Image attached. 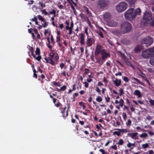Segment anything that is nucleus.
<instances>
[{"mask_svg":"<svg viewBox=\"0 0 154 154\" xmlns=\"http://www.w3.org/2000/svg\"><path fill=\"white\" fill-rule=\"evenodd\" d=\"M124 16L125 19L131 21L136 17V14L134 9L131 8L128 9L125 13Z\"/></svg>","mask_w":154,"mask_h":154,"instance_id":"obj_1","label":"nucleus"},{"mask_svg":"<svg viewBox=\"0 0 154 154\" xmlns=\"http://www.w3.org/2000/svg\"><path fill=\"white\" fill-rule=\"evenodd\" d=\"M131 24L126 21L121 24L120 27L121 31L123 33L129 32L131 30Z\"/></svg>","mask_w":154,"mask_h":154,"instance_id":"obj_2","label":"nucleus"},{"mask_svg":"<svg viewBox=\"0 0 154 154\" xmlns=\"http://www.w3.org/2000/svg\"><path fill=\"white\" fill-rule=\"evenodd\" d=\"M154 54V48H149L142 51V56L145 59L148 58Z\"/></svg>","mask_w":154,"mask_h":154,"instance_id":"obj_3","label":"nucleus"},{"mask_svg":"<svg viewBox=\"0 0 154 154\" xmlns=\"http://www.w3.org/2000/svg\"><path fill=\"white\" fill-rule=\"evenodd\" d=\"M128 7V4L124 2L119 3L116 7L117 11L118 13H121L125 11Z\"/></svg>","mask_w":154,"mask_h":154,"instance_id":"obj_4","label":"nucleus"},{"mask_svg":"<svg viewBox=\"0 0 154 154\" xmlns=\"http://www.w3.org/2000/svg\"><path fill=\"white\" fill-rule=\"evenodd\" d=\"M153 41V39L151 37L146 36L141 39V42L144 47H148L151 45Z\"/></svg>","mask_w":154,"mask_h":154,"instance_id":"obj_5","label":"nucleus"},{"mask_svg":"<svg viewBox=\"0 0 154 154\" xmlns=\"http://www.w3.org/2000/svg\"><path fill=\"white\" fill-rule=\"evenodd\" d=\"M143 18V20L141 23L143 22L147 23L150 21L152 19V16L150 13L148 11H146L144 13Z\"/></svg>","mask_w":154,"mask_h":154,"instance_id":"obj_6","label":"nucleus"},{"mask_svg":"<svg viewBox=\"0 0 154 154\" xmlns=\"http://www.w3.org/2000/svg\"><path fill=\"white\" fill-rule=\"evenodd\" d=\"M109 4L107 0H99L98 2V5L100 8L103 9L106 7Z\"/></svg>","mask_w":154,"mask_h":154,"instance_id":"obj_7","label":"nucleus"},{"mask_svg":"<svg viewBox=\"0 0 154 154\" xmlns=\"http://www.w3.org/2000/svg\"><path fill=\"white\" fill-rule=\"evenodd\" d=\"M102 58L103 60L105 61L107 57H110V54L106 50L103 49L101 51Z\"/></svg>","mask_w":154,"mask_h":154,"instance_id":"obj_8","label":"nucleus"},{"mask_svg":"<svg viewBox=\"0 0 154 154\" xmlns=\"http://www.w3.org/2000/svg\"><path fill=\"white\" fill-rule=\"evenodd\" d=\"M138 135V133L137 132L128 133V135L131 138L133 139L136 140V139H138V137L137 136Z\"/></svg>","mask_w":154,"mask_h":154,"instance_id":"obj_9","label":"nucleus"},{"mask_svg":"<svg viewBox=\"0 0 154 154\" xmlns=\"http://www.w3.org/2000/svg\"><path fill=\"white\" fill-rule=\"evenodd\" d=\"M94 41V39H92L91 38H89V36L87 37V38L86 41V44L87 45V47H90L92 45V40Z\"/></svg>","mask_w":154,"mask_h":154,"instance_id":"obj_10","label":"nucleus"},{"mask_svg":"<svg viewBox=\"0 0 154 154\" xmlns=\"http://www.w3.org/2000/svg\"><path fill=\"white\" fill-rule=\"evenodd\" d=\"M118 25L117 22L113 20H111L108 23V25L111 27H115Z\"/></svg>","mask_w":154,"mask_h":154,"instance_id":"obj_11","label":"nucleus"},{"mask_svg":"<svg viewBox=\"0 0 154 154\" xmlns=\"http://www.w3.org/2000/svg\"><path fill=\"white\" fill-rule=\"evenodd\" d=\"M79 35L80 44L82 45H84L85 44V35L84 34L82 33H80L79 34Z\"/></svg>","mask_w":154,"mask_h":154,"instance_id":"obj_12","label":"nucleus"},{"mask_svg":"<svg viewBox=\"0 0 154 154\" xmlns=\"http://www.w3.org/2000/svg\"><path fill=\"white\" fill-rule=\"evenodd\" d=\"M102 49L101 46L99 45H97L96 47L95 53L96 55H98L101 52Z\"/></svg>","mask_w":154,"mask_h":154,"instance_id":"obj_13","label":"nucleus"},{"mask_svg":"<svg viewBox=\"0 0 154 154\" xmlns=\"http://www.w3.org/2000/svg\"><path fill=\"white\" fill-rule=\"evenodd\" d=\"M144 46H143L142 44L141 45H137L135 48L134 50L136 52H137L140 51L141 49L144 48Z\"/></svg>","mask_w":154,"mask_h":154,"instance_id":"obj_14","label":"nucleus"},{"mask_svg":"<svg viewBox=\"0 0 154 154\" xmlns=\"http://www.w3.org/2000/svg\"><path fill=\"white\" fill-rule=\"evenodd\" d=\"M38 19L41 20L42 22H43L44 23V24L42 23L43 25V27L44 28L46 27L47 26V24L46 22L44 20V19L43 18L42 16L40 15H38Z\"/></svg>","mask_w":154,"mask_h":154,"instance_id":"obj_15","label":"nucleus"},{"mask_svg":"<svg viewBox=\"0 0 154 154\" xmlns=\"http://www.w3.org/2000/svg\"><path fill=\"white\" fill-rule=\"evenodd\" d=\"M111 16L110 14L108 12L105 13L103 15V17L105 20L108 21L111 18Z\"/></svg>","mask_w":154,"mask_h":154,"instance_id":"obj_16","label":"nucleus"},{"mask_svg":"<svg viewBox=\"0 0 154 154\" xmlns=\"http://www.w3.org/2000/svg\"><path fill=\"white\" fill-rule=\"evenodd\" d=\"M129 4L130 6L133 7L136 2V0H125Z\"/></svg>","mask_w":154,"mask_h":154,"instance_id":"obj_17","label":"nucleus"},{"mask_svg":"<svg viewBox=\"0 0 154 154\" xmlns=\"http://www.w3.org/2000/svg\"><path fill=\"white\" fill-rule=\"evenodd\" d=\"M115 85L117 86H119L121 85V81L120 80H118L117 78H116L115 80L113 81Z\"/></svg>","mask_w":154,"mask_h":154,"instance_id":"obj_18","label":"nucleus"},{"mask_svg":"<svg viewBox=\"0 0 154 154\" xmlns=\"http://www.w3.org/2000/svg\"><path fill=\"white\" fill-rule=\"evenodd\" d=\"M134 94L137 96L139 97H141L140 92L138 90H136L134 92Z\"/></svg>","mask_w":154,"mask_h":154,"instance_id":"obj_19","label":"nucleus"},{"mask_svg":"<svg viewBox=\"0 0 154 154\" xmlns=\"http://www.w3.org/2000/svg\"><path fill=\"white\" fill-rule=\"evenodd\" d=\"M116 129L119 130V132H122L123 133H126L128 132V131L127 129Z\"/></svg>","mask_w":154,"mask_h":154,"instance_id":"obj_20","label":"nucleus"},{"mask_svg":"<svg viewBox=\"0 0 154 154\" xmlns=\"http://www.w3.org/2000/svg\"><path fill=\"white\" fill-rule=\"evenodd\" d=\"M135 13L136 14V16L137 15H140L141 13V10L139 8L136 9L135 10H134Z\"/></svg>","mask_w":154,"mask_h":154,"instance_id":"obj_21","label":"nucleus"},{"mask_svg":"<svg viewBox=\"0 0 154 154\" xmlns=\"http://www.w3.org/2000/svg\"><path fill=\"white\" fill-rule=\"evenodd\" d=\"M132 79H134L135 81H136L137 83H139L140 84L142 85H143V83L142 82H141L139 80L137 79L132 77L131 78Z\"/></svg>","mask_w":154,"mask_h":154,"instance_id":"obj_22","label":"nucleus"},{"mask_svg":"<svg viewBox=\"0 0 154 154\" xmlns=\"http://www.w3.org/2000/svg\"><path fill=\"white\" fill-rule=\"evenodd\" d=\"M124 101L121 98L119 101V106L121 107H122L123 106Z\"/></svg>","mask_w":154,"mask_h":154,"instance_id":"obj_23","label":"nucleus"},{"mask_svg":"<svg viewBox=\"0 0 154 154\" xmlns=\"http://www.w3.org/2000/svg\"><path fill=\"white\" fill-rule=\"evenodd\" d=\"M124 143V141L122 139H119L118 142L117 143L120 145H122Z\"/></svg>","mask_w":154,"mask_h":154,"instance_id":"obj_24","label":"nucleus"},{"mask_svg":"<svg viewBox=\"0 0 154 154\" xmlns=\"http://www.w3.org/2000/svg\"><path fill=\"white\" fill-rule=\"evenodd\" d=\"M150 63L152 65L154 66V57H152L149 61Z\"/></svg>","mask_w":154,"mask_h":154,"instance_id":"obj_25","label":"nucleus"},{"mask_svg":"<svg viewBox=\"0 0 154 154\" xmlns=\"http://www.w3.org/2000/svg\"><path fill=\"white\" fill-rule=\"evenodd\" d=\"M96 100L97 102H100L102 101V99L100 96H98L97 97Z\"/></svg>","mask_w":154,"mask_h":154,"instance_id":"obj_26","label":"nucleus"},{"mask_svg":"<svg viewBox=\"0 0 154 154\" xmlns=\"http://www.w3.org/2000/svg\"><path fill=\"white\" fill-rule=\"evenodd\" d=\"M48 62V63L53 65H54L55 64V62L52 61L51 58H49V61Z\"/></svg>","mask_w":154,"mask_h":154,"instance_id":"obj_27","label":"nucleus"},{"mask_svg":"<svg viewBox=\"0 0 154 154\" xmlns=\"http://www.w3.org/2000/svg\"><path fill=\"white\" fill-rule=\"evenodd\" d=\"M140 137H145L148 136V135L146 133H143L140 135Z\"/></svg>","mask_w":154,"mask_h":154,"instance_id":"obj_28","label":"nucleus"},{"mask_svg":"<svg viewBox=\"0 0 154 154\" xmlns=\"http://www.w3.org/2000/svg\"><path fill=\"white\" fill-rule=\"evenodd\" d=\"M97 33L101 38H103L104 37L103 35L102 32L101 31H98L97 32Z\"/></svg>","mask_w":154,"mask_h":154,"instance_id":"obj_29","label":"nucleus"},{"mask_svg":"<svg viewBox=\"0 0 154 154\" xmlns=\"http://www.w3.org/2000/svg\"><path fill=\"white\" fill-rule=\"evenodd\" d=\"M142 148L143 149H146L148 147L149 145L148 143H146L145 144H143L142 145Z\"/></svg>","mask_w":154,"mask_h":154,"instance_id":"obj_30","label":"nucleus"},{"mask_svg":"<svg viewBox=\"0 0 154 154\" xmlns=\"http://www.w3.org/2000/svg\"><path fill=\"white\" fill-rule=\"evenodd\" d=\"M119 91V94L120 96H122L124 93L123 90L122 88H120Z\"/></svg>","mask_w":154,"mask_h":154,"instance_id":"obj_31","label":"nucleus"},{"mask_svg":"<svg viewBox=\"0 0 154 154\" xmlns=\"http://www.w3.org/2000/svg\"><path fill=\"white\" fill-rule=\"evenodd\" d=\"M35 53L36 55H39L40 54V51L39 48H37L36 49Z\"/></svg>","mask_w":154,"mask_h":154,"instance_id":"obj_32","label":"nucleus"},{"mask_svg":"<svg viewBox=\"0 0 154 154\" xmlns=\"http://www.w3.org/2000/svg\"><path fill=\"white\" fill-rule=\"evenodd\" d=\"M122 79L126 82H128L129 81V80L127 77L123 76L122 77Z\"/></svg>","mask_w":154,"mask_h":154,"instance_id":"obj_33","label":"nucleus"},{"mask_svg":"<svg viewBox=\"0 0 154 154\" xmlns=\"http://www.w3.org/2000/svg\"><path fill=\"white\" fill-rule=\"evenodd\" d=\"M113 133L114 135H116L118 136H120L121 135L120 132L114 131Z\"/></svg>","mask_w":154,"mask_h":154,"instance_id":"obj_34","label":"nucleus"},{"mask_svg":"<svg viewBox=\"0 0 154 154\" xmlns=\"http://www.w3.org/2000/svg\"><path fill=\"white\" fill-rule=\"evenodd\" d=\"M105 97L106 102H108L109 101L110 98L108 95L107 97Z\"/></svg>","mask_w":154,"mask_h":154,"instance_id":"obj_35","label":"nucleus"},{"mask_svg":"<svg viewBox=\"0 0 154 154\" xmlns=\"http://www.w3.org/2000/svg\"><path fill=\"white\" fill-rule=\"evenodd\" d=\"M131 121L130 119H128V120L127 122L126 123V124L127 125L130 126L131 124Z\"/></svg>","mask_w":154,"mask_h":154,"instance_id":"obj_36","label":"nucleus"},{"mask_svg":"<svg viewBox=\"0 0 154 154\" xmlns=\"http://www.w3.org/2000/svg\"><path fill=\"white\" fill-rule=\"evenodd\" d=\"M149 102L151 105L154 106V100L151 99L149 100Z\"/></svg>","mask_w":154,"mask_h":154,"instance_id":"obj_37","label":"nucleus"},{"mask_svg":"<svg viewBox=\"0 0 154 154\" xmlns=\"http://www.w3.org/2000/svg\"><path fill=\"white\" fill-rule=\"evenodd\" d=\"M88 27H86V28H85V32L87 36H89L88 33Z\"/></svg>","mask_w":154,"mask_h":154,"instance_id":"obj_38","label":"nucleus"},{"mask_svg":"<svg viewBox=\"0 0 154 154\" xmlns=\"http://www.w3.org/2000/svg\"><path fill=\"white\" fill-rule=\"evenodd\" d=\"M122 117L125 120H126V119L127 118V115L126 114L125 112H123L122 113Z\"/></svg>","mask_w":154,"mask_h":154,"instance_id":"obj_39","label":"nucleus"},{"mask_svg":"<svg viewBox=\"0 0 154 154\" xmlns=\"http://www.w3.org/2000/svg\"><path fill=\"white\" fill-rule=\"evenodd\" d=\"M150 25L152 26H154V15L153 16V19L152 21L149 22Z\"/></svg>","mask_w":154,"mask_h":154,"instance_id":"obj_40","label":"nucleus"},{"mask_svg":"<svg viewBox=\"0 0 154 154\" xmlns=\"http://www.w3.org/2000/svg\"><path fill=\"white\" fill-rule=\"evenodd\" d=\"M146 119L149 121H150L152 119V117L149 115H148L146 117Z\"/></svg>","mask_w":154,"mask_h":154,"instance_id":"obj_41","label":"nucleus"},{"mask_svg":"<svg viewBox=\"0 0 154 154\" xmlns=\"http://www.w3.org/2000/svg\"><path fill=\"white\" fill-rule=\"evenodd\" d=\"M66 88V87L65 85H63L62 87L60 89V91H64Z\"/></svg>","mask_w":154,"mask_h":154,"instance_id":"obj_42","label":"nucleus"},{"mask_svg":"<svg viewBox=\"0 0 154 154\" xmlns=\"http://www.w3.org/2000/svg\"><path fill=\"white\" fill-rule=\"evenodd\" d=\"M53 83L54 85L57 86H60V84L59 83L54 82H53Z\"/></svg>","mask_w":154,"mask_h":154,"instance_id":"obj_43","label":"nucleus"},{"mask_svg":"<svg viewBox=\"0 0 154 154\" xmlns=\"http://www.w3.org/2000/svg\"><path fill=\"white\" fill-rule=\"evenodd\" d=\"M41 56H39V55H38V56H37V57H36L35 59L36 60H38V61H40L41 60Z\"/></svg>","mask_w":154,"mask_h":154,"instance_id":"obj_44","label":"nucleus"},{"mask_svg":"<svg viewBox=\"0 0 154 154\" xmlns=\"http://www.w3.org/2000/svg\"><path fill=\"white\" fill-rule=\"evenodd\" d=\"M95 90L98 94H100V90L99 89L98 87H96Z\"/></svg>","mask_w":154,"mask_h":154,"instance_id":"obj_45","label":"nucleus"},{"mask_svg":"<svg viewBox=\"0 0 154 154\" xmlns=\"http://www.w3.org/2000/svg\"><path fill=\"white\" fill-rule=\"evenodd\" d=\"M132 146L131 143L128 142V143L127 144V146L128 148H131Z\"/></svg>","mask_w":154,"mask_h":154,"instance_id":"obj_46","label":"nucleus"},{"mask_svg":"<svg viewBox=\"0 0 154 154\" xmlns=\"http://www.w3.org/2000/svg\"><path fill=\"white\" fill-rule=\"evenodd\" d=\"M60 66L61 69H62L63 67L64 66L65 64L63 63H61L60 64Z\"/></svg>","mask_w":154,"mask_h":154,"instance_id":"obj_47","label":"nucleus"},{"mask_svg":"<svg viewBox=\"0 0 154 154\" xmlns=\"http://www.w3.org/2000/svg\"><path fill=\"white\" fill-rule=\"evenodd\" d=\"M84 84V86L86 88H88V84L87 82H85Z\"/></svg>","mask_w":154,"mask_h":154,"instance_id":"obj_48","label":"nucleus"},{"mask_svg":"<svg viewBox=\"0 0 154 154\" xmlns=\"http://www.w3.org/2000/svg\"><path fill=\"white\" fill-rule=\"evenodd\" d=\"M148 152L149 154H154V152L152 150H149Z\"/></svg>","mask_w":154,"mask_h":154,"instance_id":"obj_49","label":"nucleus"},{"mask_svg":"<svg viewBox=\"0 0 154 154\" xmlns=\"http://www.w3.org/2000/svg\"><path fill=\"white\" fill-rule=\"evenodd\" d=\"M49 13L50 14L55 15L56 13V11L54 10H53L52 11L49 12Z\"/></svg>","mask_w":154,"mask_h":154,"instance_id":"obj_50","label":"nucleus"},{"mask_svg":"<svg viewBox=\"0 0 154 154\" xmlns=\"http://www.w3.org/2000/svg\"><path fill=\"white\" fill-rule=\"evenodd\" d=\"M130 108L131 111L134 112L135 110V109L133 107V106H131Z\"/></svg>","mask_w":154,"mask_h":154,"instance_id":"obj_51","label":"nucleus"},{"mask_svg":"<svg viewBox=\"0 0 154 154\" xmlns=\"http://www.w3.org/2000/svg\"><path fill=\"white\" fill-rule=\"evenodd\" d=\"M126 63L127 65L129 66H130L132 67L133 66L132 64L129 62H126Z\"/></svg>","mask_w":154,"mask_h":154,"instance_id":"obj_52","label":"nucleus"},{"mask_svg":"<svg viewBox=\"0 0 154 154\" xmlns=\"http://www.w3.org/2000/svg\"><path fill=\"white\" fill-rule=\"evenodd\" d=\"M99 151L102 153V154H104L105 152L104 150L102 149H100L99 150Z\"/></svg>","mask_w":154,"mask_h":154,"instance_id":"obj_53","label":"nucleus"},{"mask_svg":"<svg viewBox=\"0 0 154 154\" xmlns=\"http://www.w3.org/2000/svg\"><path fill=\"white\" fill-rule=\"evenodd\" d=\"M54 58L55 60H57L59 59V57L57 55L54 56Z\"/></svg>","mask_w":154,"mask_h":154,"instance_id":"obj_54","label":"nucleus"},{"mask_svg":"<svg viewBox=\"0 0 154 154\" xmlns=\"http://www.w3.org/2000/svg\"><path fill=\"white\" fill-rule=\"evenodd\" d=\"M115 75L116 76H118V75H119V76H121L122 75V73L121 72H119V73H116V74H115Z\"/></svg>","mask_w":154,"mask_h":154,"instance_id":"obj_55","label":"nucleus"},{"mask_svg":"<svg viewBox=\"0 0 154 154\" xmlns=\"http://www.w3.org/2000/svg\"><path fill=\"white\" fill-rule=\"evenodd\" d=\"M73 27V22H72L70 24V26L69 27L70 29H72Z\"/></svg>","mask_w":154,"mask_h":154,"instance_id":"obj_56","label":"nucleus"},{"mask_svg":"<svg viewBox=\"0 0 154 154\" xmlns=\"http://www.w3.org/2000/svg\"><path fill=\"white\" fill-rule=\"evenodd\" d=\"M87 13L88 15V16H92V14H91V12H90V11H89L88 12H87Z\"/></svg>","mask_w":154,"mask_h":154,"instance_id":"obj_57","label":"nucleus"},{"mask_svg":"<svg viewBox=\"0 0 154 154\" xmlns=\"http://www.w3.org/2000/svg\"><path fill=\"white\" fill-rule=\"evenodd\" d=\"M32 28H30L29 29H28V31L29 33H32Z\"/></svg>","mask_w":154,"mask_h":154,"instance_id":"obj_58","label":"nucleus"},{"mask_svg":"<svg viewBox=\"0 0 154 154\" xmlns=\"http://www.w3.org/2000/svg\"><path fill=\"white\" fill-rule=\"evenodd\" d=\"M148 71L150 72H153V70L151 68H148L147 69Z\"/></svg>","mask_w":154,"mask_h":154,"instance_id":"obj_59","label":"nucleus"},{"mask_svg":"<svg viewBox=\"0 0 154 154\" xmlns=\"http://www.w3.org/2000/svg\"><path fill=\"white\" fill-rule=\"evenodd\" d=\"M84 8L85 10L87 12L89 11L88 8L85 6H84Z\"/></svg>","mask_w":154,"mask_h":154,"instance_id":"obj_60","label":"nucleus"},{"mask_svg":"<svg viewBox=\"0 0 154 154\" xmlns=\"http://www.w3.org/2000/svg\"><path fill=\"white\" fill-rule=\"evenodd\" d=\"M50 56L53 58L54 55V54L53 52H51L50 53Z\"/></svg>","mask_w":154,"mask_h":154,"instance_id":"obj_61","label":"nucleus"},{"mask_svg":"<svg viewBox=\"0 0 154 154\" xmlns=\"http://www.w3.org/2000/svg\"><path fill=\"white\" fill-rule=\"evenodd\" d=\"M148 133L149 135L151 136H152V135H154V133H153L152 132H149Z\"/></svg>","mask_w":154,"mask_h":154,"instance_id":"obj_62","label":"nucleus"},{"mask_svg":"<svg viewBox=\"0 0 154 154\" xmlns=\"http://www.w3.org/2000/svg\"><path fill=\"white\" fill-rule=\"evenodd\" d=\"M72 29H70L69 30V34L70 35L72 34Z\"/></svg>","mask_w":154,"mask_h":154,"instance_id":"obj_63","label":"nucleus"},{"mask_svg":"<svg viewBox=\"0 0 154 154\" xmlns=\"http://www.w3.org/2000/svg\"><path fill=\"white\" fill-rule=\"evenodd\" d=\"M88 82H90L92 81V80L90 78H88L87 80Z\"/></svg>","mask_w":154,"mask_h":154,"instance_id":"obj_64","label":"nucleus"}]
</instances>
